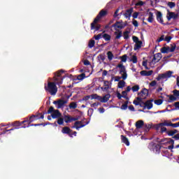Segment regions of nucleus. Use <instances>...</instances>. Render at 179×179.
Listing matches in <instances>:
<instances>
[{
	"instance_id": "obj_47",
	"label": "nucleus",
	"mask_w": 179,
	"mask_h": 179,
	"mask_svg": "<svg viewBox=\"0 0 179 179\" xmlns=\"http://www.w3.org/2000/svg\"><path fill=\"white\" fill-rule=\"evenodd\" d=\"M120 58L122 59V62H127V55L122 56Z\"/></svg>"
},
{
	"instance_id": "obj_57",
	"label": "nucleus",
	"mask_w": 179,
	"mask_h": 179,
	"mask_svg": "<svg viewBox=\"0 0 179 179\" xmlns=\"http://www.w3.org/2000/svg\"><path fill=\"white\" fill-rule=\"evenodd\" d=\"M138 15H139V13H138V12L134 13V14H133L134 19H136V17H138Z\"/></svg>"
},
{
	"instance_id": "obj_34",
	"label": "nucleus",
	"mask_w": 179,
	"mask_h": 179,
	"mask_svg": "<svg viewBox=\"0 0 179 179\" xmlns=\"http://www.w3.org/2000/svg\"><path fill=\"white\" fill-rule=\"evenodd\" d=\"M120 75L122 76L121 78L123 79V80H125L128 78V74H127V71L120 73Z\"/></svg>"
},
{
	"instance_id": "obj_23",
	"label": "nucleus",
	"mask_w": 179,
	"mask_h": 179,
	"mask_svg": "<svg viewBox=\"0 0 179 179\" xmlns=\"http://www.w3.org/2000/svg\"><path fill=\"white\" fill-rule=\"evenodd\" d=\"M52 118H58V117H61V113L59 110H55L52 113Z\"/></svg>"
},
{
	"instance_id": "obj_32",
	"label": "nucleus",
	"mask_w": 179,
	"mask_h": 179,
	"mask_svg": "<svg viewBox=\"0 0 179 179\" xmlns=\"http://www.w3.org/2000/svg\"><path fill=\"white\" fill-rule=\"evenodd\" d=\"M130 62H133V64H136V62H138V57L135 55L131 56Z\"/></svg>"
},
{
	"instance_id": "obj_58",
	"label": "nucleus",
	"mask_w": 179,
	"mask_h": 179,
	"mask_svg": "<svg viewBox=\"0 0 179 179\" xmlns=\"http://www.w3.org/2000/svg\"><path fill=\"white\" fill-rule=\"evenodd\" d=\"M133 24H134V26H135V27H138V21L134 20Z\"/></svg>"
},
{
	"instance_id": "obj_33",
	"label": "nucleus",
	"mask_w": 179,
	"mask_h": 179,
	"mask_svg": "<svg viewBox=\"0 0 179 179\" xmlns=\"http://www.w3.org/2000/svg\"><path fill=\"white\" fill-rule=\"evenodd\" d=\"M141 99H142L141 97H138L134 101V104H135V106H139V104H141Z\"/></svg>"
},
{
	"instance_id": "obj_31",
	"label": "nucleus",
	"mask_w": 179,
	"mask_h": 179,
	"mask_svg": "<svg viewBox=\"0 0 179 179\" xmlns=\"http://www.w3.org/2000/svg\"><path fill=\"white\" fill-rule=\"evenodd\" d=\"M102 37L106 41H110L111 40V36L107 34L102 35Z\"/></svg>"
},
{
	"instance_id": "obj_28",
	"label": "nucleus",
	"mask_w": 179,
	"mask_h": 179,
	"mask_svg": "<svg viewBox=\"0 0 179 179\" xmlns=\"http://www.w3.org/2000/svg\"><path fill=\"white\" fill-rule=\"evenodd\" d=\"M117 87L119 89H122V87H125V81H124V80L119 81V83L117 84Z\"/></svg>"
},
{
	"instance_id": "obj_60",
	"label": "nucleus",
	"mask_w": 179,
	"mask_h": 179,
	"mask_svg": "<svg viewBox=\"0 0 179 179\" xmlns=\"http://www.w3.org/2000/svg\"><path fill=\"white\" fill-rule=\"evenodd\" d=\"M128 106H127V104H123L122 106H121V108L122 110H127Z\"/></svg>"
},
{
	"instance_id": "obj_50",
	"label": "nucleus",
	"mask_w": 179,
	"mask_h": 179,
	"mask_svg": "<svg viewBox=\"0 0 179 179\" xmlns=\"http://www.w3.org/2000/svg\"><path fill=\"white\" fill-rule=\"evenodd\" d=\"M55 110H54V107L51 106V107L49 108V110H48V114H51V113H52H52H54Z\"/></svg>"
},
{
	"instance_id": "obj_37",
	"label": "nucleus",
	"mask_w": 179,
	"mask_h": 179,
	"mask_svg": "<svg viewBox=\"0 0 179 179\" xmlns=\"http://www.w3.org/2000/svg\"><path fill=\"white\" fill-rule=\"evenodd\" d=\"M155 104L157 106H160L163 104V99H157L154 101Z\"/></svg>"
},
{
	"instance_id": "obj_61",
	"label": "nucleus",
	"mask_w": 179,
	"mask_h": 179,
	"mask_svg": "<svg viewBox=\"0 0 179 179\" xmlns=\"http://www.w3.org/2000/svg\"><path fill=\"white\" fill-rule=\"evenodd\" d=\"M144 126L145 127V128H148V129H149L150 128H152V124H144Z\"/></svg>"
},
{
	"instance_id": "obj_5",
	"label": "nucleus",
	"mask_w": 179,
	"mask_h": 179,
	"mask_svg": "<svg viewBox=\"0 0 179 179\" xmlns=\"http://www.w3.org/2000/svg\"><path fill=\"white\" fill-rule=\"evenodd\" d=\"M162 127H172V128H174V123H172L170 120H164L162 123L154 125V128L156 129L157 131L160 129Z\"/></svg>"
},
{
	"instance_id": "obj_16",
	"label": "nucleus",
	"mask_w": 179,
	"mask_h": 179,
	"mask_svg": "<svg viewBox=\"0 0 179 179\" xmlns=\"http://www.w3.org/2000/svg\"><path fill=\"white\" fill-rule=\"evenodd\" d=\"M148 95L149 91L146 88L143 89L142 91L138 94V96L140 98H141V99H146Z\"/></svg>"
},
{
	"instance_id": "obj_52",
	"label": "nucleus",
	"mask_w": 179,
	"mask_h": 179,
	"mask_svg": "<svg viewBox=\"0 0 179 179\" xmlns=\"http://www.w3.org/2000/svg\"><path fill=\"white\" fill-rule=\"evenodd\" d=\"M171 36H166L164 41H166L167 43H170V41H171Z\"/></svg>"
},
{
	"instance_id": "obj_36",
	"label": "nucleus",
	"mask_w": 179,
	"mask_h": 179,
	"mask_svg": "<svg viewBox=\"0 0 179 179\" xmlns=\"http://www.w3.org/2000/svg\"><path fill=\"white\" fill-rule=\"evenodd\" d=\"M106 15H107V11H106V10H101L99 14V15H97V16H99V19H100V17H103V16H106Z\"/></svg>"
},
{
	"instance_id": "obj_8",
	"label": "nucleus",
	"mask_w": 179,
	"mask_h": 179,
	"mask_svg": "<svg viewBox=\"0 0 179 179\" xmlns=\"http://www.w3.org/2000/svg\"><path fill=\"white\" fill-rule=\"evenodd\" d=\"M173 71H166L164 73L159 74L157 77V80H167V79L171 78Z\"/></svg>"
},
{
	"instance_id": "obj_62",
	"label": "nucleus",
	"mask_w": 179,
	"mask_h": 179,
	"mask_svg": "<svg viewBox=\"0 0 179 179\" xmlns=\"http://www.w3.org/2000/svg\"><path fill=\"white\" fill-rule=\"evenodd\" d=\"M117 99H121V98L122 97V95H121V94L120 92H117Z\"/></svg>"
},
{
	"instance_id": "obj_14",
	"label": "nucleus",
	"mask_w": 179,
	"mask_h": 179,
	"mask_svg": "<svg viewBox=\"0 0 179 179\" xmlns=\"http://www.w3.org/2000/svg\"><path fill=\"white\" fill-rule=\"evenodd\" d=\"M100 89L102 92H107L108 89H111V83L108 81H103V87H101Z\"/></svg>"
},
{
	"instance_id": "obj_42",
	"label": "nucleus",
	"mask_w": 179,
	"mask_h": 179,
	"mask_svg": "<svg viewBox=\"0 0 179 179\" xmlns=\"http://www.w3.org/2000/svg\"><path fill=\"white\" fill-rule=\"evenodd\" d=\"M157 85V82L156 80H152V81L150 83V87H156Z\"/></svg>"
},
{
	"instance_id": "obj_21",
	"label": "nucleus",
	"mask_w": 179,
	"mask_h": 179,
	"mask_svg": "<svg viewBox=\"0 0 179 179\" xmlns=\"http://www.w3.org/2000/svg\"><path fill=\"white\" fill-rule=\"evenodd\" d=\"M121 139H122V143H124V145H126V146H129V140L128 139V138H127L124 135H122Z\"/></svg>"
},
{
	"instance_id": "obj_27",
	"label": "nucleus",
	"mask_w": 179,
	"mask_h": 179,
	"mask_svg": "<svg viewBox=\"0 0 179 179\" xmlns=\"http://www.w3.org/2000/svg\"><path fill=\"white\" fill-rule=\"evenodd\" d=\"M157 20L159 22V23H163V15L161 12H158L157 13Z\"/></svg>"
},
{
	"instance_id": "obj_1",
	"label": "nucleus",
	"mask_w": 179,
	"mask_h": 179,
	"mask_svg": "<svg viewBox=\"0 0 179 179\" xmlns=\"http://www.w3.org/2000/svg\"><path fill=\"white\" fill-rule=\"evenodd\" d=\"M173 139L171 138H156V142H157L158 143H160L161 145H166L167 143H171V145L168 146V149L171 150V149H174V141H179V135H175L174 136H173ZM176 149H178L179 148V144L176 145Z\"/></svg>"
},
{
	"instance_id": "obj_2",
	"label": "nucleus",
	"mask_w": 179,
	"mask_h": 179,
	"mask_svg": "<svg viewBox=\"0 0 179 179\" xmlns=\"http://www.w3.org/2000/svg\"><path fill=\"white\" fill-rule=\"evenodd\" d=\"M110 97H111V95L110 94H106L103 96H100L97 95V94H94L92 95L87 96L84 98V100H99V101H101V103H107L108 100H110Z\"/></svg>"
},
{
	"instance_id": "obj_38",
	"label": "nucleus",
	"mask_w": 179,
	"mask_h": 179,
	"mask_svg": "<svg viewBox=\"0 0 179 179\" xmlns=\"http://www.w3.org/2000/svg\"><path fill=\"white\" fill-rule=\"evenodd\" d=\"M94 40H90L89 43H88V47H90V48H93V47H94Z\"/></svg>"
},
{
	"instance_id": "obj_45",
	"label": "nucleus",
	"mask_w": 179,
	"mask_h": 179,
	"mask_svg": "<svg viewBox=\"0 0 179 179\" xmlns=\"http://www.w3.org/2000/svg\"><path fill=\"white\" fill-rule=\"evenodd\" d=\"M131 90L133 92H138V90H139V86L138 85H134V87H132Z\"/></svg>"
},
{
	"instance_id": "obj_25",
	"label": "nucleus",
	"mask_w": 179,
	"mask_h": 179,
	"mask_svg": "<svg viewBox=\"0 0 179 179\" xmlns=\"http://www.w3.org/2000/svg\"><path fill=\"white\" fill-rule=\"evenodd\" d=\"M117 68L120 69V73H122L124 72H127V70L125 69V66L122 64H119L117 65Z\"/></svg>"
},
{
	"instance_id": "obj_22",
	"label": "nucleus",
	"mask_w": 179,
	"mask_h": 179,
	"mask_svg": "<svg viewBox=\"0 0 179 179\" xmlns=\"http://www.w3.org/2000/svg\"><path fill=\"white\" fill-rule=\"evenodd\" d=\"M114 27L115 30H118L120 29H124V24L121 22H117L114 24Z\"/></svg>"
},
{
	"instance_id": "obj_11",
	"label": "nucleus",
	"mask_w": 179,
	"mask_h": 179,
	"mask_svg": "<svg viewBox=\"0 0 179 179\" xmlns=\"http://www.w3.org/2000/svg\"><path fill=\"white\" fill-rule=\"evenodd\" d=\"M86 125H87V122H85V120L76 121L74 123V128L80 129V128H83V127H86Z\"/></svg>"
},
{
	"instance_id": "obj_51",
	"label": "nucleus",
	"mask_w": 179,
	"mask_h": 179,
	"mask_svg": "<svg viewBox=\"0 0 179 179\" xmlns=\"http://www.w3.org/2000/svg\"><path fill=\"white\" fill-rule=\"evenodd\" d=\"M101 37H103V34H98L96 36H94L95 40H100V38H101Z\"/></svg>"
},
{
	"instance_id": "obj_41",
	"label": "nucleus",
	"mask_w": 179,
	"mask_h": 179,
	"mask_svg": "<svg viewBox=\"0 0 179 179\" xmlns=\"http://www.w3.org/2000/svg\"><path fill=\"white\" fill-rule=\"evenodd\" d=\"M115 38L118 39V38H121V36H122V33L121 31H118V32H115Z\"/></svg>"
},
{
	"instance_id": "obj_46",
	"label": "nucleus",
	"mask_w": 179,
	"mask_h": 179,
	"mask_svg": "<svg viewBox=\"0 0 179 179\" xmlns=\"http://www.w3.org/2000/svg\"><path fill=\"white\" fill-rule=\"evenodd\" d=\"M173 96L176 97H179V90H175L173 91Z\"/></svg>"
},
{
	"instance_id": "obj_6",
	"label": "nucleus",
	"mask_w": 179,
	"mask_h": 179,
	"mask_svg": "<svg viewBox=\"0 0 179 179\" xmlns=\"http://www.w3.org/2000/svg\"><path fill=\"white\" fill-rule=\"evenodd\" d=\"M64 73L62 70L57 71L53 78V81L57 85H62V77L61 76Z\"/></svg>"
},
{
	"instance_id": "obj_39",
	"label": "nucleus",
	"mask_w": 179,
	"mask_h": 179,
	"mask_svg": "<svg viewBox=\"0 0 179 179\" xmlns=\"http://www.w3.org/2000/svg\"><path fill=\"white\" fill-rule=\"evenodd\" d=\"M78 107V105L76 104V103H75V102H72V103H70V105H69V108H71V109H75V108H76Z\"/></svg>"
},
{
	"instance_id": "obj_55",
	"label": "nucleus",
	"mask_w": 179,
	"mask_h": 179,
	"mask_svg": "<svg viewBox=\"0 0 179 179\" xmlns=\"http://www.w3.org/2000/svg\"><path fill=\"white\" fill-rule=\"evenodd\" d=\"M143 1H139L136 3V6H143Z\"/></svg>"
},
{
	"instance_id": "obj_18",
	"label": "nucleus",
	"mask_w": 179,
	"mask_h": 179,
	"mask_svg": "<svg viewBox=\"0 0 179 179\" xmlns=\"http://www.w3.org/2000/svg\"><path fill=\"white\" fill-rule=\"evenodd\" d=\"M77 120H78V117H73L69 116V115L64 116V121L67 124L69 122H72V121H77Z\"/></svg>"
},
{
	"instance_id": "obj_44",
	"label": "nucleus",
	"mask_w": 179,
	"mask_h": 179,
	"mask_svg": "<svg viewBox=\"0 0 179 179\" xmlns=\"http://www.w3.org/2000/svg\"><path fill=\"white\" fill-rule=\"evenodd\" d=\"M164 40H165L164 35H162L161 37H159L157 39V43H160L162 41H164Z\"/></svg>"
},
{
	"instance_id": "obj_53",
	"label": "nucleus",
	"mask_w": 179,
	"mask_h": 179,
	"mask_svg": "<svg viewBox=\"0 0 179 179\" xmlns=\"http://www.w3.org/2000/svg\"><path fill=\"white\" fill-rule=\"evenodd\" d=\"M121 79H122V77H120V76H115L114 78L115 82H120L121 80Z\"/></svg>"
},
{
	"instance_id": "obj_17",
	"label": "nucleus",
	"mask_w": 179,
	"mask_h": 179,
	"mask_svg": "<svg viewBox=\"0 0 179 179\" xmlns=\"http://www.w3.org/2000/svg\"><path fill=\"white\" fill-rule=\"evenodd\" d=\"M144 108H147L148 110H150L153 108V99L148 100L145 103Z\"/></svg>"
},
{
	"instance_id": "obj_40",
	"label": "nucleus",
	"mask_w": 179,
	"mask_h": 179,
	"mask_svg": "<svg viewBox=\"0 0 179 179\" xmlns=\"http://www.w3.org/2000/svg\"><path fill=\"white\" fill-rule=\"evenodd\" d=\"M85 78H86V75L85 73H82L81 75H79L77 78L78 79V80H83V79H85Z\"/></svg>"
},
{
	"instance_id": "obj_24",
	"label": "nucleus",
	"mask_w": 179,
	"mask_h": 179,
	"mask_svg": "<svg viewBox=\"0 0 179 179\" xmlns=\"http://www.w3.org/2000/svg\"><path fill=\"white\" fill-rule=\"evenodd\" d=\"M152 73H153V71H141V75H142V76H150V75H152Z\"/></svg>"
},
{
	"instance_id": "obj_26",
	"label": "nucleus",
	"mask_w": 179,
	"mask_h": 179,
	"mask_svg": "<svg viewBox=\"0 0 179 179\" xmlns=\"http://www.w3.org/2000/svg\"><path fill=\"white\" fill-rule=\"evenodd\" d=\"M62 134H71V130L69 127H65L62 129Z\"/></svg>"
},
{
	"instance_id": "obj_9",
	"label": "nucleus",
	"mask_w": 179,
	"mask_h": 179,
	"mask_svg": "<svg viewBox=\"0 0 179 179\" xmlns=\"http://www.w3.org/2000/svg\"><path fill=\"white\" fill-rule=\"evenodd\" d=\"M132 40H133L134 43H135L134 48V50L135 51H136L137 50H140V48H142L143 43H142V41L139 40V38L134 36L132 37Z\"/></svg>"
},
{
	"instance_id": "obj_48",
	"label": "nucleus",
	"mask_w": 179,
	"mask_h": 179,
	"mask_svg": "<svg viewBox=\"0 0 179 179\" xmlns=\"http://www.w3.org/2000/svg\"><path fill=\"white\" fill-rule=\"evenodd\" d=\"M168 6H169V8H174L176 6V3L174 2H169Z\"/></svg>"
},
{
	"instance_id": "obj_59",
	"label": "nucleus",
	"mask_w": 179,
	"mask_h": 179,
	"mask_svg": "<svg viewBox=\"0 0 179 179\" xmlns=\"http://www.w3.org/2000/svg\"><path fill=\"white\" fill-rule=\"evenodd\" d=\"M143 66H145V69H148V62H143Z\"/></svg>"
},
{
	"instance_id": "obj_30",
	"label": "nucleus",
	"mask_w": 179,
	"mask_h": 179,
	"mask_svg": "<svg viewBox=\"0 0 179 179\" xmlns=\"http://www.w3.org/2000/svg\"><path fill=\"white\" fill-rule=\"evenodd\" d=\"M107 55L108 59H109V61H113V58H114V55L113 54V52L111 51H108L107 52Z\"/></svg>"
},
{
	"instance_id": "obj_54",
	"label": "nucleus",
	"mask_w": 179,
	"mask_h": 179,
	"mask_svg": "<svg viewBox=\"0 0 179 179\" xmlns=\"http://www.w3.org/2000/svg\"><path fill=\"white\" fill-rule=\"evenodd\" d=\"M159 128H161V134H163L164 132H166V131H167V128L164 127V126Z\"/></svg>"
},
{
	"instance_id": "obj_10",
	"label": "nucleus",
	"mask_w": 179,
	"mask_h": 179,
	"mask_svg": "<svg viewBox=\"0 0 179 179\" xmlns=\"http://www.w3.org/2000/svg\"><path fill=\"white\" fill-rule=\"evenodd\" d=\"M40 118L43 120V118H44V115L38 114L37 115L31 116L29 120H24L22 121V124H24V122L31 124V122H33V121H36V120H40Z\"/></svg>"
},
{
	"instance_id": "obj_15",
	"label": "nucleus",
	"mask_w": 179,
	"mask_h": 179,
	"mask_svg": "<svg viewBox=\"0 0 179 179\" xmlns=\"http://www.w3.org/2000/svg\"><path fill=\"white\" fill-rule=\"evenodd\" d=\"M149 146H152V149L153 150H155V152L157 153H159L160 152V149H162V144L159 143V144H156V143H151L149 144Z\"/></svg>"
},
{
	"instance_id": "obj_63",
	"label": "nucleus",
	"mask_w": 179,
	"mask_h": 179,
	"mask_svg": "<svg viewBox=\"0 0 179 179\" xmlns=\"http://www.w3.org/2000/svg\"><path fill=\"white\" fill-rule=\"evenodd\" d=\"M175 107H176V108H177L178 110H179V102H176V103H175Z\"/></svg>"
},
{
	"instance_id": "obj_13",
	"label": "nucleus",
	"mask_w": 179,
	"mask_h": 179,
	"mask_svg": "<svg viewBox=\"0 0 179 179\" xmlns=\"http://www.w3.org/2000/svg\"><path fill=\"white\" fill-rule=\"evenodd\" d=\"M53 104H55V106H57V108H62V107H64V106H65V104H66V101H65L64 100H62V99H59L58 101H55L53 102Z\"/></svg>"
},
{
	"instance_id": "obj_56",
	"label": "nucleus",
	"mask_w": 179,
	"mask_h": 179,
	"mask_svg": "<svg viewBox=\"0 0 179 179\" xmlns=\"http://www.w3.org/2000/svg\"><path fill=\"white\" fill-rule=\"evenodd\" d=\"M127 91H123L122 92V97H127Z\"/></svg>"
},
{
	"instance_id": "obj_4",
	"label": "nucleus",
	"mask_w": 179,
	"mask_h": 179,
	"mask_svg": "<svg viewBox=\"0 0 179 179\" xmlns=\"http://www.w3.org/2000/svg\"><path fill=\"white\" fill-rule=\"evenodd\" d=\"M176 43L170 45V46H164L160 49V52L162 54H169V52H174L176 48Z\"/></svg>"
},
{
	"instance_id": "obj_43",
	"label": "nucleus",
	"mask_w": 179,
	"mask_h": 179,
	"mask_svg": "<svg viewBox=\"0 0 179 179\" xmlns=\"http://www.w3.org/2000/svg\"><path fill=\"white\" fill-rule=\"evenodd\" d=\"M168 97L169 98V101H176L177 100V98L174 95H169Z\"/></svg>"
},
{
	"instance_id": "obj_7",
	"label": "nucleus",
	"mask_w": 179,
	"mask_h": 179,
	"mask_svg": "<svg viewBox=\"0 0 179 179\" xmlns=\"http://www.w3.org/2000/svg\"><path fill=\"white\" fill-rule=\"evenodd\" d=\"M162 53H156L155 55H154L152 59L150 62V66H151V68H154L155 64H157V62H159V61L162 59Z\"/></svg>"
},
{
	"instance_id": "obj_20",
	"label": "nucleus",
	"mask_w": 179,
	"mask_h": 179,
	"mask_svg": "<svg viewBox=\"0 0 179 179\" xmlns=\"http://www.w3.org/2000/svg\"><path fill=\"white\" fill-rule=\"evenodd\" d=\"M143 126H145V122L143 120H138L135 124L136 129H141Z\"/></svg>"
},
{
	"instance_id": "obj_49",
	"label": "nucleus",
	"mask_w": 179,
	"mask_h": 179,
	"mask_svg": "<svg viewBox=\"0 0 179 179\" xmlns=\"http://www.w3.org/2000/svg\"><path fill=\"white\" fill-rule=\"evenodd\" d=\"M57 123L59 124V125H62V124H64V119L59 118L57 120Z\"/></svg>"
},
{
	"instance_id": "obj_12",
	"label": "nucleus",
	"mask_w": 179,
	"mask_h": 179,
	"mask_svg": "<svg viewBox=\"0 0 179 179\" xmlns=\"http://www.w3.org/2000/svg\"><path fill=\"white\" fill-rule=\"evenodd\" d=\"M99 20H100V17L97 16L94 19V22L91 24V29H92V30H93L94 29L95 30H99V29H100V25L97 24V22H99Z\"/></svg>"
},
{
	"instance_id": "obj_3",
	"label": "nucleus",
	"mask_w": 179,
	"mask_h": 179,
	"mask_svg": "<svg viewBox=\"0 0 179 179\" xmlns=\"http://www.w3.org/2000/svg\"><path fill=\"white\" fill-rule=\"evenodd\" d=\"M45 89L47 92H49L52 96L54 94H57V92H58V88L55 83L49 82L48 83V86L45 87Z\"/></svg>"
},
{
	"instance_id": "obj_19",
	"label": "nucleus",
	"mask_w": 179,
	"mask_h": 179,
	"mask_svg": "<svg viewBox=\"0 0 179 179\" xmlns=\"http://www.w3.org/2000/svg\"><path fill=\"white\" fill-rule=\"evenodd\" d=\"M178 17V14H176V13L169 12L167 14L168 20H171V19H177Z\"/></svg>"
},
{
	"instance_id": "obj_35",
	"label": "nucleus",
	"mask_w": 179,
	"mask_h": 179,
	"mask_svg": "<svg viewBox=\"0 0 179 179\" xmlns=\"http://www.w3.org/2000/svg\"><path fill=\"white\" fill-rule=\"evenodd\" d=\"M123 37L124 40H128V38H129V31H124L123 34Z\"/></svg>"
},
{
	"instance_id": "obj_29",
	"label": "nucleus",
	"mask_w": 179,
	"mask_h": 179,
	"mask_svg": "<svg viewBox=\"0 0 179 179\" xmlns=\"http://www.w3.org/2000/svg\"><path fill=\"white\" fill-rule=\"evenodd\" d=\"M148 15V22H149L150 23H152L153 22V13L149 12Z\"/></svg>"
},
{
	"instance_id": "obj_64",
	"label": "nucleus",
	"mask_w": 179,
	"mask_h": 179,
	"mask_svg": "<svg viewBox=\"0 0 179 179\" xmlns=\"http://www.w3.org/2000/svg\"><path fill=\"white\" fill-rule=\"evenodd\" d=\"M99 113H101V114H103V113H104V108H100L99 109Z\"/></svg>"
}]
</instances>
